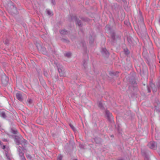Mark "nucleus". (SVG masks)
<instances>
[{
    "mask_svg": "<svg viewBox=\"0 0 160 160\" xmlns=\"http://www.w3.org/2000/svg\"><path fill=\"white\" fill-rule=\"evenodd\" d=\"M16 97L17 98L19 101H23L22 95L20 93H17L16 95Z\"/></svg>",
    "mask_w": 160,
    "mask_h": 160,
    "instance_id": "1",
    "label": "nucleus"
},
{
    "mask_svg": "<svg viewBox=\"0 0 160 160\" xmlns=\"http://www.w3.org/2000/svg\"><path fill=\"white\" fill-rule=\"evenodd\" d=\"M148 146L150 148L153 149L156 146V143L155 142H151L148 144Z\"/></svg>",
    "mask_w": 160,
    "mask_h": 160,
    "instance_id": "2",
    "label": "nucleus"
},
{
    "mask_svg": "<svg viewBox=\"0 0 160 160\" xmlns=\"http://www.w3.org/2000/svg\"><path fill=\"white\" fill-rule=\"evenodd\" d=\"M2 82L3 84H6L7 82V78L6 76H4L2 77Z\"/></svg>",
    "mask_w": 160,
    "mask_h": 160,
    "instance_id": "3",
    "label": "nucleus"
},
{
    "mask_svg": "<svg viewBox=\"0 0 160 160\" xmlns=\"http://www.w3.org/2000/svg\"><path fill=\"white\" fill-rule=\"evenodd\" d=\"M106 114L107 116L109 118H111L112 117V114L108 110L106 111Z\"/></svg>",
    "mask_w": 160,
    "mask_h": 160,
    "instance_id": "4",
    "label": "nucleus"
},
{
    "mask_svg": "<svg viewBox=\"0 0 160 160\" xmlns=\"http://www.w3.org/2000/svg\"><path fill=\"white\" fill-rule=\"evenodd\" d=\"M143 74H144L147 75L148 74V70L147 68H146L144 69V71L143 72Z\"/></svg>",
    "mask_w": 160,
    "mask_h": 160,
    "instance_id": "5",
    "label": "nucleus"
},
{
    "mask_svg": "<svg viewBox=\"0 0 160 160\" xmlns=\"http://www.w3.org/2000/svg\"><path fill=\"white\" fill-rule=\"evenodd\" d=\"M60 33L62 34H66L67 32L65 30H62L60 31Z\"/></svg>",
    "mask_w": 160,
    "mask_h": 160,
    "instance_id": "6",
    "label": "nucleus"
},
{
    "mask_svg": "<svg viewBox=\"0 0 160 160\" xmlns=\"http://www.w3.org/2000/svg\"><path fill=\"white\" fill-rule=\"evenodd\" d=\"M47 12L48 14L50 16H52L53 15L52 13V12L49 10H47Z\"/></svg>",
    "mask_w": 160,
    "mask_h": 160,
    "instance_id": "7",
    "label": "nucleus"
},
{
    "mask_svg": "<svg viewBox=\"0 0 160 160\" xmlns=\"http://www.w3.org/2000/svg\"><path fill=\"white\" fill-rule=\"evenodd\" d=\"M1 116L2 117L4 118H5L6 117L5 114L4 112H2L1 113Z\"/></svg>",
    "mask_w": 160,
    "mask_h": 160,
    "instance_id": "8",
    "label": "nucleus"
},
{
    "mask_svg": "<svg viewBox=\"0 0 160 160\" xmlns=\"http://www.w3.org/2000/svg\"><path fill=\"white\" fill-rule=\"evenodd\" d=\"M76 22V23L78 24L79 26H80L81 25V22L79 20L77 19Z\"/></svg>",
    "mask_w": 160,
    "mask_h": 160,
    "instance_id": "9",
    "label": "nucleus"
},
{
    "mask_svg": "<svg viewBox=\"0 0 160 160\" xmlns=\"http://www.w3.org/2000/svg\"><path fill=\"white\" fill-rule=\"evenodd\" d=\"M62 157L61 155H59L58 157V160H62Z\"/></svg>",
    "mask_w": 160,
    "mask_h": 160,
    "instance_id": "10",
    "label": "nucleus"
},
{
    "mask_svg": "<svg viewBox=\"0 0 160 160\" xmlns=\"http://www.w3.org/2000/svg\"><path fill=\"white\" fill-rule=\"evenodd\" d=\"M102 51L103 52H104L105 53L107 54V53H108V51H107V50L106 48H103L102 49Z\"/></svg>",
    "mask_w": 160,
    "mask_h": 160,
    "instance_id": "11",
    "label": "nucleus"
},
{
    "mask_svg": "<svg viewBox=\"0 0 160 160\" xmlns=\"http://www.w3.org/2000/svg\"><path fill=\"white\" fill-rule=\"evenodd\" d=\"M65 56L68 57H69L71 56V53L70 52L67 53L65 54Z\"/></svg>",
    "mask_w": 160,
    "mask_h": 160,
    "instance_id": "12",
    "label": "nucleus"
},
{
    "mask_svg": "<svg viewBox=\"0 0 160 160\" xmlns=\"http://www.w3.org/2000/svg\"><path fill=\"white\" fill-rule=\"evenodd\" d=\"M70 126L71 127V128L72 129V130L73 131H74L75 128L74 127V126L72 125L71 124L70 125Z\"/></svg>",
    "mask_w": 160,
    "mask_h": 160,
    "instance_id": "13",
    "label": "nucleus"
},
{
    "mask_svg": "<svg viewBox=\"0 0 160 160\" xmlns=\"http://www.w3.org/2000/svg\"><path fill=\"white\" fill-rule=\"evenodd\" d=\"M37 48H38V49H40V48H41L40 46L39 47H38V46H37Z\"/></svg>",
    "mask_w": 160,
    "mask_h": 160,
    "instance_id": "14",
    "label": "nucleus"
},
{
    "mask_svg": "<svg viewBox=\"0 0 160 160\" xmlns=\"http://www.w3.org/2000/svg\"><path fill=\"white\" fill-rule=\"evenodd\" d=\"M5 146H3V149H4L5 148Z\"/></svg>",
    "mask_w": 160,
    "mask_h": 160,
    "instance_id": "15",
    "label": "nucleus"
},
{
    "mask_svg": "<svg viewBox=\"0 0 160 160\" xmlns=\"http://www.w3.org/2000/svg\"><path fill=\"white\" fill-rule=\"evenodd\" d=\"M141 74H142V72H141Z\"/></svg>",
    "mask_w": 160,
    "mask_h": 160,
    "instance_id": "16",
    "label": "nucleus"
}]
</instances>
